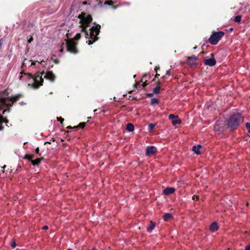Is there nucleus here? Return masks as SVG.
Here are the masks:
<instances>
[{
	"label": "nucleus",
	"mask_w": 250,
	"mask_h": 250,
	"mask_svg": "<svg viewBox=\"0 0 250 250\" xmlns=\"http://www.w3.org/2000/svg\"><path fill=\"white\" fill-rule=\"evenodd\" d=\"M100 28L101 26L99 24L93 26L89 28V31L86 30V27L83 28L82 31L84 32L85 37L90 39L86 41V43H87L88 45L92 44L94 42L98 40L99 38L98 37V35L100 32Z\"/></svg>",
	"instance_id": "1"
},
{
	"label": "nucleus",
	"mask_w": 250,
	"mask_h": 250,
	"mask_svg": "<svg viewBox=\"0 0 250 250\" xmlns=\"http://www.w3.org/2000/svg\"><path fill=\"white\" fill-rule=\"evenodd\" d=\"M244 117L241 113H233L227 120V125L230 130L236 129L244 121Z\"/></svg>",
	"instance_id": "2"
},
{
	"label": "nucleus",
	"mask_w": 250,
	"mask_h": 250,
	"mask_svg": "<svg viewBox=\"0 0 250 250\" xmlns=\"http://www.w3.org/2000/svg\"><path fill=\"white\" fill-rule=\"evenodd\" d=\"M22 97L23 95L21 94H18L11 97L0 98V104L7 108V109L3 111L2 114H4L7 111L9 112L11 110L10 107L13 106L14 103Z\"/></svg>",
	"instance_id": "3"
},
{
	"label": "nucleus",
	"mask_w": 250,
	"mask_h": 250,
	"mask_svg": "<svg viewBox=\"0 0 250 250\" xmlns=\"http://www.w3.org/2000/svg\"><path fill=\"white\" fill-rule=\"evenodd\" d=\"M81 33H78L75 35L73 39H71L67 41V51L73 54H77L78 53V50L76 48L77 43L74 40L78 41L81 38Z\"/></svg>",
	"instance_id": "4"
},
{
	"label": "nucleus",
	"mask_w": 250,
	"mask_h": 250,
	"mask_svg": "<svg viewBox=\"0 0 250 250\" xmlns=\"http://www.w3.org/2000/svg\"><path fill=\"white\" fill-rule=\"evenodd\" d=\"M225 33L223 31H219L213 32L208 40L205 41V43L209 42L211 45H216L221 40Z\"/></svg>",
	"instance_id": "5"
},
{
	"label": "nucleus",
	"mask_w": 250,
	"mask_h": 250,
	"mask_svg": "<svg viewBox=\"0 0 250 250\" xmlns=\"http://www.w3.org/2000/svg\"><path fill=\"white\" fill-rule=\"evenodd\" d=\"M78 18L81 19V22H83V23L88 25L92 21V18L91 15L85 16V14L82 13L79 15Z\"/></svg>",
	"instance_id": "6"
},
{
	"label": "nucleus",
	"mask_w": 250,
	"mask_h": 250,
	"mask_svg": "<svg viewBox=\"0 0 250 250\" xmlns=\"http://www.w3.org/2000/svg\"><path fill=\"white\" fill-rule=\"evenodd\" d=\"M44 74V72L42 73V75ZM34 81V87L35 88H38L40 85H42L43 82V79L42 78V75L41 74H39L35 76V78L33 79Z\"/></svg>",
	"instance_id": "7"
},
{
	"label": "nucleus",
	"mask_w": 250,
	"mask_h": 250,
	"mask_svg": "<svg viewBox=\"0 0 250 250\" xmlns=\"http://www.w3.org/2000/svg\"><path fill=\"white\" fill-rule=\"evenodd\" d=\"M211 58L209 59H205L204 60V63L206 65H208L209 66H213L216 63V61L214 57V54L213 53L210 54Z\"/></svg>",
	"instance_id": "8"
},
{
	"label": "nucleus",
	"mask_w": 250,
	"mask_h": 250,
	"mask_svg": "<svg viewBox=\"0 0 250 250\" xmlns=\"http://www.w3.org/2000/svg\"><path fill=\"white\" fill-rule=\"evenodd\" d=\"M157 152V148L153 146H147L146 148V155L150 156L156 154Z\"/></svg>",
	"instance_id": "9"
},
{
	"label": "nucleus",
	"mask_w": 250,
	"mask_h": 250,
	"mask_svg": "<svg viewBox=\"0 0 250 250\" xmlns=\"http://www.w3.org/2000/svg\"><path fill=\"white\" fill-rule=\"evenodd\" d=\"M197 60L198 58L197 57H196L195 55H192L188 58L187 63L190 66H195L197 64Z\"/></svg>",
	"instance_id": "10"
},
{
	"label": "nucleus",
	"mask_w": 250,
	"mask_h": 250,
	"mask_svg": "<svg viewBox=\"0 0 250 250\" xmlns=\"http://www.w3.org/2000/svg\"><path fill=\"white\" fill-rule=\"evenodd\" d=\"M44 78L53 82L56 78L55 75L52 71H47L44 76Z\"/></svg>",
	"instance_id": "11"
},
{
	"label": "nucleus",
	"mask_w": 250,
	"mask_h": 250,
	"mask_svg": "<svg viewBox=\"0 0 250 250\" xmlns=\"http://www.w3.org/2000/svg\"><path fill=\"white\" fill-rule=\"evenodd\" d=\"M175 191V188L172 187H167L163 191V194L165 195H169L173 193Z\"/></svg>",
	"instance_id": "12"
},
{
	"label": "nucleus",
	"mask_w": 250,
	"mask_h": 250,
	"mask_svg": "<svg viewBox=\"0 0 250 250\" xmlns=\"http://www.w3.org/2000/svg\"><path fill=\"white\" fill-rule=\"evenodd\" d=\"M219 229L218 224L216 222L211 223L209 226V230L212 232L217 231Z\"/></svg>",
	"instance_id": "13"
},
{
	"label": "nucleus",
	"mask_w": 250,
	"mask_h": 250,
	"mask_svg": "<svg viewBox=\"0 0 250 250\" xmlns=\"http://www.w3.org/2000/svg\"><path fill=\"white\" fill-rule=\"evenodd\" d=\"M202 146L201 145H198L197 146H192V151L197 155H199L201 154V151H200V148H201Z\"/></svg>",
	"instance_id": "14"
},
{
	"label": "nucleus",
	"mask_w": 250,
	"mask_h": 250,
	"mask_svg": "<svg viewBox=\"0 0 250 250\" xmlns=\"http://www.w3.org/2000/svg\"><path fill=\"white\" fill-rule=\"evenodd\" d=\"M8 120H4L3 117L2 115H0V131L2 130L3 129V126L2 125V124L4 123L6 124V125H7V124L8 123Z\"/></svg>",
	"instance_id": "15"
},
{
	"label": "nucleus",
	"mask_w": 250,
	"mask_h": 250,
	"mask_svg": "<svg viewBox=\"0 0 250 250\" xmlns=\"http://www.w3.org/2000/svg\"><path fill=\"white\" fill-rule=\"evenodd\" d=\"M156 223L151 221L148 226L147 227V231L148 232H151L154 229Z\"/></svg>",
	"instance_id": "16"
},
{
	"label": "nucleus",
	"mask_w": 250,
	"mask_h": 250,
	"mask_svg": "<svg viewBox=\"0 0 250 250\" xmlns=\"http://www.w3.org/2000/svg\"><path fill=\"white\" fill-rule=\"evenodd\" d=\"M173 217L172 214L170 213H165L163 217V218L165 221H167L170 219L172 218Z\"/></svg>",
	"instance_id": "17"
},
{
	"label": "nucleus",
	"mask_w": 250,
	"mask_h": 250,
	"mask_svg": "<svg viewBox=\"0 0 250 250\" xmlns=\"http://www.w3.org/2000/svg\"><path fill=\"white\" fill-rule=\"evenodd\" d=\"M126 129L129 132H132L134 129V126L132 123H128L126 125Z\"/></svg>",
	"instance_id": "18"
},
{
	"label": "nucleus",
	"mask_w": 250,
	"mask_h": 250,
	"mask_svg": "<svg viewBox=\"0 0 250 250\" xmlns=\"http://www.w3.org/2000/svg\"><path fill=\"white\" fill-rule=\"evenodd\" d=\"M148 84V83H147V81L146 80L142 84H140V83H136L135 84V87L136 88H141V86L143 87V88H145L146 86Z\"/></svg>",
	"instance_id": "19"
},
{
	"label": "nucleus",
	"mask_w": 250,
	"mask_h": 250,
	"mask_svg": "<svg viewBox=\"0 0 250 250\" xmlns=\"http://www.w3.org/2000/svg\"><path fill=\"white\" fill-rule=\"evenodd\" d=\"M41 160V159L37 158L35 160L32 159L31 162L33 166H38L40 164Z\"/></svg>",
	"instance_id": "20"
},
{
	"label": "nucleus",
	"mask_w": 250,
	"mask_h": 250,
	"mask_svg": "<svg viewBox=\"0 0 250 250\" xmlns=\"http://www.w3.org/2000/svg\"><path fill=\"white\" fill-rule=\"evenodd\" d=\"M34 158V156L33 155L26 154L24 156L23 158L24 159L28 160L30 162H31L32 159H33Z\"/></svg>",
	"instance_id": "21"
},
{
	"label": "nucleus",
	"mask_w": 250,
	"mask_h": 250,
	"mask_svg": "<svg viewBox=\"0 0 250 250\" xmlns=\"http://www.w3.org/2000/svg\"><path fill=\"white\" fill-rule=\"evenodd\" d=\"M159 102V101L158 99L156 98H153L151 99L150 104L151 105H154L155 104H158Z\"/></svg>",
	"instance_id": "22"
},
{
	"label": "nucleus",
	"mask_w": 250,
	"mask_h": 250,
	"mask_svg": "<svg viewBox=\"0 0 250 250\" xmlns=\"http://www.w3.org/2000/svg\"><path fill=\"white\" fill-rule=\"evenodd\" d=\"M156 124L150 123L148 125V131L151 132L153 131V128L156 126Z\"/></svg>",
	"instance_id": "23"
},
{
	"label": "nucleus",
	"mask_w": 250,
	"mask_h": 250,
	"mask_svg": "<svg viewBox=\"0 0 250 250\" xmlns=\"http://www.w3.org/2000/svg\"><path fill=\"white\" fill-rule=\"evenodd\" d=\"M160 87L158 85L156 86V87H155L154 88H153V93L155 94H158L160 93Z\"/></svg>",
	"instance_id": "24"
},
{
	"label": "nucleus",
	"mask_w": 250,
	"mask_h": 250,
	"mask_svg": "<svg viewBox=\"0 0 250 250\" xmlns=\"http://www.w3.org/2000/svg\"><path fill=\"white\" fill-rule=\"evenodd\" d=\"M86 123L84 122L80 123L77 126H75L73 128H83L85 125Z\"/></svg>",
	"instance_id": "25"
},
{
	"label": "nucleus",
	"mask_w": 250,
	"mask_h": 250,
	"mask_svg": "<svg viewBox=\"0 0 250 250\" xmlns=\"http://www.w3.org/2000/svg\"><path fill=\"white\" fill-rule=\"evenodd\" d=\"M242 16L241 15H237L234 18V21L236 22L239 23L241 22Z\"/></svg>",
	"instance_id": "26"
},
{
	"label": "nucleus",
	"mask_w": 250,
	"mask_h": 250,
	"mask_svg": "<svg viewBox=\"0 0 250 250\" xmlns=\"http://www.w3.org/2000/svg\"><path fill=\"white\" fill-rule=\"evenodd\" d=\"M181 121L178 119H176L172 121V124L173 125H179L181 124Z\"/></svg>",
	"instance_id": "27"
},
{
	"label": "nucleus",
	"mask_w": 250,
	"mask_h": 250,
	"mask_svg": "<svg viewBox=\"0 0 250 250\" xmlns=\"http://www.w3.org/2000/svg\"><path fill=\"white\" fill-rule=\"evenodd\" d=\"M169 119H171V120H174V119H178V116L177 115H175L173 114H170L169 116Z\"/></svg>",
	"instance_id": "28"
},
{
	"label": "nucleus",
	"mask_w": 250,
	"mask_h": 250,
	"mask_svg": "<svg viewBox=\"0 0 250 250\" xmlns=\"http://www.w3.org/2000/svg\"><path fill=\"white\" fill-rule=\"evenodd\" d=\"M105 5H111L113 4V2L111 0H106L104 2Z\"/></svg>",
	"instance_id": "29"
},
{
	"label": "nucleus",
	"mask_w": 250,
	"mask_h": 250,
	"mask_svg": "<svg viewBox=\"0 0 250 250\" xmlns=\"http://www.w3.org/2000/svg\"><path fill=\"white\" fill-rule=\"evenodd\" d=\"M57 120L58 121L60 122L61 124L62 125L63 121H64V119L62 118L61 117H57Z\"/></svg>",
	"instance_id": "30"
},
{
	"label": "nucleus",
	"mask_w": 250,
	"mask_h": 250,
	"mask_svg": "<svg viewBox=\"0 0 250 250\" xmlns=\"http://www.w3.org/2000/svg\"><path fill=\"white\" fill-rule=\"evenodd\" d=\"M35 152L36 154H37L39 156H41V153H40V149L39 147H37L35 149Z\"/></svg>",
	"instance_id": "31"
},
{
	"label": "nucleus",
	"mask_w": 250,
	"mask_h": 250,
	"mask_svg": "<svg viewBox=\"0 0 250 250\" xmlns=\"http://www.w3.org/2000/svg\"><path fill=\"white\" fill-rule=\"evenodd\" d=\"M17 246L16 243L15 242H13L11 244V246L12 248H15Z\"/></svg>",
	"instance_id": "32"
},
{
	"label": "nucleus",
	"mask_w": 250,
	"mask_h": 250,
	"mask_svg": "<svg viewBox=\"0 0 250 250\" xmlns=\"http://www.w3.org/2000/svg\"><path fill=\"white\" fill-rule=\"evenodd\" d=\"M246 127L247 129V130L250 128V123H249V122H247L246 124Z\"/></svg>",
	"instance_id": "33"
},
{
	"label": "nucleus",
	"mask_w": 250,
	"mask_h": 250,
	"mask_svg": "<svg viewBox=\"0 0 250 250\" xmlns=\"http://www.w3.org/2000/svg\"><path fill=\"white\" fill-rule=\"evenodd\" d=\"M166 75H168V76L171 75L170 69L167 71Z\"/></svg>",
	"instance_id": "34"
},
{
	"label": "nucleus",
	"mask_w": 250,
	"mask_h": 250,
	"mask_svg": "<svg viewBox=\"0 0 250 250\" xmlns=\"http://www.w3.org/2000/svg\"><path fill=\"white\" fill-rule=\"evenodd\" d=\"M199 197L198 196L194 195L192 197L193 200H195V199L198 200V199H199Z\"/></svg>",
	"instance_id": "35"
},
{
	"label": "nucleus",
	"mask_w": 250,
	"mask_h": 250,
	"mask_svg": "<svg viewBox=\"0 0 250 250\" xmlns=\"http://www.w3.org/2000/svg\"><path fill=\"white\" fill-rule=\"evenodd\" d=\"M147 77H148L149 78H150V75H144V76L143 77V78H142V80H144V79L147 78Z\"/></svg>",
	"instance_id": "36"
},
{
	"label": "nucleus",
	"mask_w": 250,
	"mask_h": 250,
	"mask_svg": "<svg viewBox=\"0 0 250 250\" xmlns=\"http://www.w3.org/2000/svg\"><path fill=\"white\" fill-rule=\"evenodd\" d=\"M245 250H250V244L248 245L245 247Z\"/></svg>",
	"instance_id": "37"
},
{
	"label": "nucleus",
	"mask_w": 250,
	"mask_h": 250,
	"mask_svg": "<svg viewBox=\"0 0 250 250\" xmlns=\"http://www.w3.org/2000/svg\"><path fill=\"white\" fill-rule=\"evenodd\" d=\"M146 95L148 97H151L153 96V93H147V94H146Z\"/></svg>",
	"instance_id": "38"
},
{
	"label": "nucleus",
	"mask_w": 250,
	"mask_h": 250,
	"mask_svg": "<svg viewBox=\"0 0 250 250\" xmlns=\"http://www.w3.org/2000/svg\"><path fill=\"white\" fill-rule=\"evenodd\" d=\"M19 104L21 105H24L25 104H26V103H24V102L23 101H21V102L19 103Z\"/></svg>",
	"instance_id": "39"
},
{
	"label": "nucleus",
	"mask_w": 250,
	"mask_h": 250,
	"mask_svg": "<svg viewBox=\"0 0 250 250\" xmlns=\"http://www.w3.org/2000/svg\"><path fill=\"white\" fill-rule=\"evenodd\" d=\"M54 62L55 63L58 64V63H59V60L58 59H55V60H54Z\"/></svg>",
	"instance_id": "40"
},
{
	"label": "nucleus",
	"mask_w": 250,
	"mask_h": 250,
	"mask_svg": "<svg viewBox=\"0 0 250 250\" xmlns=\"http://www.w3.org/2000/svg\"><path fill=\"white\" fill-rule=\"evenodd\" d=\"M33 41V38L31 37L28 40V43H30Z\"/></svg>",
	"instance_id": "41"
},
{
	"label": "nucleus",
	"mask_w": 250,
	"mask_h": 250,
	"mask_svg": "<svg viewBox=\"0 0 250 250\" xmlns=\"http://www.w3.org/2000/svg\"><path fill=\"white\" fill-rule=\"evenodd\" d=\"M48 229V227L47 226H44L43 227V229L46 230Z\"/></svg>",
	"instance_id": "42"
},
{
	"label": "nucleus",
	"mask_w": 250,
	"mask_h": 250,
	"mask_svg": "<svg viewBox=\"0 0 250 250\" xmlns=\"http://www.w3.org/2000/svg\"><path fill=\"white\" fill-rule=\"evenodd\" d=\"M160 69V67L159 66H156L155 68V71L156 72H157V70Z\"/></svg>",
	"instance_id": "43"
},
{
	"label": "nucleus",
	"mask_w": 250,
	"mask_h": 250,
	"mask_svg": "<svg viewBox=\"0 0 250 250\" xmlns=\"http://www.w3.org/2000/svg\"><path fill=\"white\" fill-rule=\"evenodd\" d=\"M160 76V75H159V74H156V75H155V79L153 80V81H155V79L156 78H158V76Z\"/></svg>",
	"instance_id": "44"
},
{
	"label": "nucleus",
	"mask_w": 250,
	"mask_h": 250,
	"mask_svg": "<svg viewBox=\"0 0 250 250\" xmlns=\"http://www.w3.org/2000/svg\"><path fill=\"white\" fill-rule=\"evenodd\" d=\"M97 111H98V109H96L94 110V112L95 113L97 114V113H97Z\"/></svg>",
	"instance_id": "45"
},
{
	"label": "nucleus",
	"mask_w": 250,
	"mask_h": 250,
	"mask_svg": "<svg viewBox=\"0 0 250 250\" xmlns=\"http://www.w3.org/2000/svg\"><path fill=\"white\" fill-rule=\"evenodd\" d=\"M162 78L163 79H167L166 75L163 76L162 77Z\"/></svg>",
	"instance_id": "46"
},
{
	"label": "nucleus",
	"mask_w": 250,
	"mask_h": 250,
	"mask_svg": "<svg viewBox=\"0 0 250 250\" xmlns=\"http://www.w3.org/2000/svg\"><path fill=\"white\" fill-rule=\"evenodd\" d=\"M67 128H69V129H71V128H72L73 127H72L71 126H70V125H69V126H67Z\"/></svg>",
	"instance_id": "47"
},
{
	"label": "nucleus",
	"mask_w": 250,
	"mask_h": 250,
	"mask_svg": "<svg viewBox=\"0 0 250 250\" xmlns=\"http://www.w3.org/2000/svg\"><path fill=\"white\" fill-rule=\"evenodd\" d=\"M101 111L103 113H105L106 112V111L105 110H101Z\"/></svg>",
	"instance_id": "48"
},
{
	"label": "nucleus",
	"mask_w": 250,
	"mask_h": 250,
	"mask_svg": "<svg viewBox=\"0 0 250 250\" xmlns=\"http://www.w3.org/2000/svg\"><path fill=\"white\" fill-rule=\"evenodd\" d=\"M233 29V28L232 27H231L229 28V30L231 31H232Z\"/></svg>",
	"instance_id": "49"
},
{
	"label": "nucleus",
	"mask_w": 250,
	"mask_h": 250,
	"mask_svg": "<svg viewBox=\"0 0 250 250\" xmlns=\"http://www.w3.org/2000/svg\"><path fill=\"white\" fill-rule=\"evenodd\" d=\"M63 48H62V49L60 50V52H63Z\"/></svg>",
	"instance_id": "50"
},
{
	"label": "nucleus",
	"mask_w": 250,
	"mask_h": 250,
	"mask_svg": "<svg viewBox=\"0 0 250 250\" xmlns=\"http://www.w3.org/2000/svg\"><path fill=\"white\" fill-rule=\"evenodd\" d=\"M35 62H32V63H31V65H35Z\"/></svg>",
	"instance_id": "51"
},
{
	"label": "nucleus",
	"mask_w": 250,
	"mask_h": 250,
	"mask_svg": "<svg viewBox=\"0 0 250 250\" xmlns=\"http://www.w3.org/2000/svg\"><path fill=\"white\" fill-rule=\"evenodd\" d=\"M248 131L249 133H250V128L248 129Z\"/></svg>",
	"instance_id": "52"
},
{
	"label": "nucleus",
	"mask_w": 250,
	"mask_h": 250,
	"mask_svg": "<svg viewBox=\"0 0 250 250\" xmlns=\"http://www.w3.org/2000/svg\"><path fill=\"white\" fill-rule=\"evenodd\" d=\"M2 110V107L0 105V111Z\"/></svg>",
	"instance_id": "53"
},
{
	"label": "nucleus",
	"mask_w": 250,
	"mask_h": 250,
	"mask_svg": "<svg viewBox=\"0 0 250 250\" xmlns=\"http://www.w3.org/2000/svg\"><path fill=\"white\" fill-rule=\"evenodd\" d=\"M47 143H49V144H50V142H45V143H44V144H47Z\"/></svg>",
	"instance_id": "54"
},
{
	"label": "nucleus",
	"mask_w": 250,
	"mask_h": 250,
	"mask_svg": "<svg viewBox=\"0 0 250 250\" xmlns=\"http://www.w3.org/2000/svg\"><path fill=\"white\" fill-rule=\"evenodd\" d=\"M6 167V166L5 165H4V166L2 167V168H4Z\"/></svg>",
	"instance_id": "55"
},
{
	"label": "nucleus",
	"mask_w": 250,
	"mask_h": 250,
	"mask_svg": "<svg viewBox=\"0 0 250 250\" xmlns=\"http://www.w3.org/2000/svg\"><path fill=\"white\" fill-rule=\"evenodd\" d=\"M27 143V142H25L23 145H26V144Z\"/></svg>",
	"instance_id": "56"
},
{
	"label": "nucleus",
	"mask_w": 250,
	"mask_h": 250,
	"mask_svg": "<svg viewBox=\"0 0 250 250\" xmlns=\"http://www.w3.org/2000/svg\"><path fill=\"white\" fill-rule=\"evenodd\" d=\"M67 250H72V249L69 248V249H68Z\"/></svg>",
	"instance_id": "57"
},
{
	"label": "nucleus",
	"mask_w": 250,
	"mask_h": 250,
	"mask_svg": "<svg viewBox=\"0 0 250 250\" xmlns=\"http://www.w3.org/2000/svg\"><path fill=\"white\" fill-rule=\"evenodd\" d=\"M102 3V1H99V4H101Z\"/></svg>",
	"instance_id": "58"
},
{
	"label": "nucleus",
	"mask_w": 250,
	"mask_h": 250,
	"mask_svg": "<svg viewBox=\"0 0 250 250\" xmlns=\"http://www.w3.org/2000/svg\"><path fill=\"white\" fill-rule=\"evenodd\" d=\"M197 48V46L194 47L193 48L195 49Z\"/></svg>",
	"instance_id": "59"
},
{
	"label": "nucleus",
	"mask_w": 250,
	"mask_h": 250,
	"mask_svg": "<svg viewBox=\"0 0 250 250\" xmlns=\"http://www.w3.org/2000/svg\"><path fill=\"white\" fill-rule=\"evenodd\" d=\"M89 250V249H88V250ZM92 250H95V249H93Z\"/></svg>",
	"instance_id": "60"
}]
</instances>
